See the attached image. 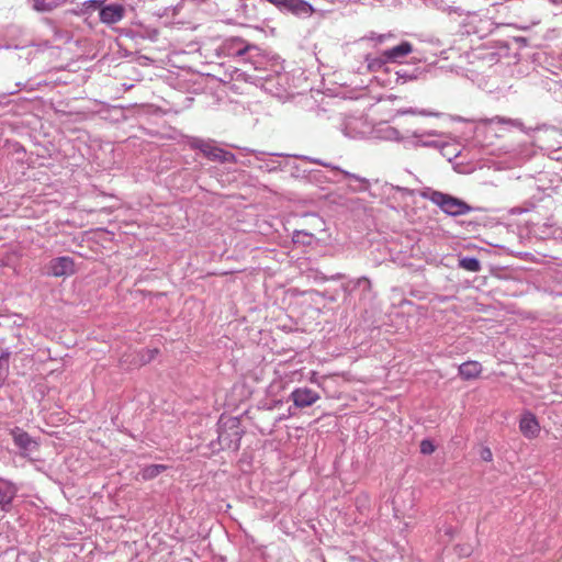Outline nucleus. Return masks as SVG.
Returning a JSON list of instances; mask_svg holds the SVG:
<instances>
[{"instance_id": "38", "label": "nucleus", "mask_w": 562, "mask_h": 562, "mask_svg": "<svg viewBox=\"0 0 562 562\" xmlns=\"http://www.w3.org/2000/svg\"><path fill=\"white\" fill-rule=\"evenodd\" d=\"M552 4L559 5L562 4V0H549Z\"/></svg>"}, {"instance_id": "34", "label": "nucleus", "mask_w": 562, "mask_h": 562, "mask_svg": "<svg viewBox=\"0 0 562 562\" xmlns=\"http://www.w3.org/2000/svg\"><path fill=\"white\" fill-rule=\"evenodd\" d=\"M480 457L483 461L490 462L493 460L492 450L488 447H483L480 451Z\"/></svg>"}, {"instance_id": "7", "label": "nucleus", "mask_w": 562, "mask_h": 562, "mask_svg": "<svg viewBox=\"0 0 562 562\" xmlns=\"http://www.w3.org/2000/svg\"><path fill=\"white\" fill-rule=\"evenodd\" d=\"M75 272V261L69 256L53 258L46 266V273L56 278L72 276Z\"/></svg>"}, {"instance_id": "15", "label": "nucleus", "mask_w": 562, "mask_h": 562, "mask_svg": "<svg viewBox=\"0 0 562 562\" xmlns=\"http://www.w3.org/2000/svg\"><path fill=\"white\" fill-rule=\"evenodd\" d=\"M342 290L346 294L351 295L356 291H360L361 299H371L372 284L367 277L349 280L342 284Z\"/></svg>"}, {"instance_id": "36", "label": "nucleus", "mask_w": 562, "mask_h": 562, "mask_svg": "<svg viewBox=\"0 0 562 562\" xmlns=\"http://www.w3.org/2000/svg\"><path fill=\"white\" fill-rule=\"evenodd\" d=\"M312 220L315 222L314 226L322 231L324 226L323 220L317 215H312Z\"/></svg>"}, {"instance_id": "19", "label": "nucleus", "mask_w": 562, "mask_h": 562, "mask_svg": "<svg viewBox=\"0 0 562 562\" xmlns=\"http://www.w3.org/2000/svg\"><path fill=\"white\" fill-rule=\"evenodd\" d=\"M482 372V364L477 361H465L459 366V375L463 380L477 378Z\"/></svg>"}, {"instance_id": "22", "label": "nucleus", "mask_w": 562, "mask_h": 562, "mask_svg": "<svg viewBox=\"0 0 562 562\" xmlns=\"http://www.w3.org/2000/svg\"><path fill=\"white\" fill-rule=\"evenodd\" d=\"M167 469L168 467L165 464H149L142 469L140 476L144 481H149L157 477Z\"/></svg>"}, {"instance_id": "3", "label": "nucleus", "mask_w": 562, "mask_h": 562, "mask_svg": "<svg viewBox=\"0 0 562 562\" xmlns=\"http://www.w3.org/2000/svg\"><path fill=\"white\" fill-rule=\"evenodd\" d=\"M190 147L199 149L206 158L222 164H234L236 157L233 153L225 150L216 145L212 139L192 138Z\"/></svg>"}, {"instance_id": "17", "label": "nucleus", "mask_w": 562, "mask_h": 562, "mask_svg": "<svg viewBox=\"0 0 562 562\" xmlns=\"http://www.w3.org/2000/svg\"><path fill=\"white\" fill-rule=\"evenodd\" d=\"M519 429L526 438H535L540 431V425L535 414L526 412L519 422Z\"/></svg>"}, {"instance_id": "27", "label": "nucleus", "mask_w": 562, "mask_h": 562, "mask_svg": "<svg viewBox=\"0 0 562 562\" xmlns=\"http://www.w3.org/2000/svg\"><path fill=\"white\" fill-rule=\"evenodd\" d=\"M285 170H290L291 175L295 178H311L313 175V171L301 169V167L294 161H290V166H288Z\"/></svg>"}, {"instance_id": "28", "label": "nucleus", "mask_w": 562, "mask_h": 562, "mask_svg": "<svg viewBox=\"0 0 562 562\" xmlns=\"http://www.w3.org/2000/svg\"><path fill=\"white\" fill-rule=\"evenodd\" d=\"M397 81L402 80V82L412 81L418 78L419 71L416 69L414 70H407V69H400L396 72Z\"/></svg>"}, {"instance_id": "12", "label": "nucleus", "mask_w": 562, "mask_h": 562, "mask_svg": "<svg viewBox=\"0 0 562 562\" xmlns=\"http://www.w3.org/2000/svg\"><path fill=\"white\" fill-rule=\"evenodd\" d=\"M297 158L302 159V160H306V161H311V162H314V164H317V165H321V166H324L326 168H330L331 170L334 171H337L339 173H341L345 178L347 179H350L355 182L358 183V187L353 188L355 191H366L368 188H369V182L366 178H362L356 173H351L349 171H346L337 166H334L329 162H325L321 159H316V158H311V157H307V156H297Z\"/></svg>"}, {"instance_id": "25", "label": "nucleus", "mask_w": 562, "mask_h": 562, "mask_svg": "<svg viewBox=\"0 0 562 562\" xmlns=\"http://www.w3.org/2000/svg\"><path fill=\"white\" fill-rule=\"evenodd\" d=\"M459 267L471 272L481 270V262L476 257H463L459 260Z\"/></svg>"}, {"instance_id": "37", "label": "nucleus", "mask_w": 562, "mask_h": 562, "mask_svg": "<svg viewBox=\"0 0 562 562\" xmlns=\"http://www.w3.org/2000/svg\"><path fill=\"white\" fill-rule=\"evenodd\" d=\"M88 7L99 8L103 4V0H88L85 2Z\"/></svg>"}, {"instance_id": "4", "label": "nucleus", "mask_w": 562, "mask_h": 562, "mask_svg": "<svg viewBox=\"0 0 562 562\" xmlns=\"http://www.w3.org/2000/svg\"><path fill=\"white\" fill-rule=\"evenodd\" d=\"M339 128L349 138L368 137L372 132V125L363 116H346L341 120Z\"/></svg>"}, {"instance_id": "35", "label": "nucleus", "mask_w": 562, "mask_h": 562, "mask_svg": "<svg viewBox=\"0 0 562 562\" xmlns=\"http://www.w3.org/2000/svg\"><path fill=\"white\" fill-rule=\"evenodd\" d=\"M345 278V274L344 273H336V274H333L330 277H325L324 274H321V276H317L316 279H319L322 281H327V280H340V279H344Z\"/></svg>"}, {"instance_id": "10", "label": "nucleus", "mask_w": 562, "mask_h": 562, "mask_svg": "<svg viewBox=\"0 0 562 562\" xmlns=\"http://www.w3.org/2000/svg\"><path fill=\"white\" fill-rule=\"evenodd\" d=\"M220 49L226 56H243L251 49H257V47L248 44L241 37H229L222 43Z\"/></svg>"}, {"instance_id": "5", "label": "nucleus", "mask_w": 562, "mask_h": 562, "mask_svg": "<svg viewBox=\"0 0 562 562\" xmlns=\"http://www.w3.org/2000/svg\"><path fill=\"white\" fill-rule=\"evenodd\" d=\"M440 134L435 130L429 131H414L412 133H406L405 147H434L445 149L448 147L447 144H443L439 140L434 139V137H438Z\"/></svg>"}, {"instance_id": "30", "label": "nucleus", "mask_w": 562, "mask_h": 562, "mask_svg": "<svg viewBox=\"0 0 562 562\" xmlns=\"http://www.w3.org/2000/svg\"><path fill=\"white\" fill-rule=\"evenodd\" d=\"M21 86H22V85H21V82H16V83H15V87H16L15 89H13V90H7V91H4V92H1V93H0V106H7V105H9V104H10L9 97H10V95H13V94H15V93H18V92H19V90L21 89Z\"/></svg>"}, {"instance_id": "20", "label": "nucleus", "mask_w": 562, "mask_h": 562, "mask_svg": "<svg viewBox=\"0 0 562 562\" xmlns=\"http://www.w3.org/2000/svg\"><path fill=\"white\" fill-rule=\"evenodd\" d=\"M482 122L484 124L497 123V124H502V125H504V126H506L508 128L522 130V127H524V123L520 120L504 117V116H499V115L493 116L491 119H484V120H482Z\"/></svg>"}, {"instance_id": "1", "label": "nucleus", "mask_w": 562, "mask_h": 562, "mask_svg": "<svg viewBox=\"0 0 562 562\" xmlns=\"http://www.w3.org/2000/svg\"><path fill=\"white\" fill-rule=\"evenodd\" d=\"M217 438L210 442L213 452L223 450L238 451L244 430L240 428V422L237 417L221 416L217 422Z\"/></svg>"}, {"instance_id": "33", "label": "nucleus", "mask_w": 562, "mask_h": 562, "mask_svg": "<svg viewBox=\"0 0 562 562\" xmlns=\"http://www.w3.org/2000/svg\"><path fill=\"white\" fill-rule=\"evenodd\" d=\"M390 37H392V34H378L375 32H371L368 35V40L374 41L379 44L383 43L386 38H390Z\"/></svg>"}, {"instance_id": "26", "label": "nucleus", "mask_w": 562, "mask_h": 562, "mask_svg": "<svg viewBox=\"0 0 562 562\" xmlns=\"http://www.w3.org/2000/svg\"><path fill=\"white\" fill-rule=\"evenodd\" d=\"M10 351L5 350L0 355V387L4 384V381L9 374V358Z\"/></svg>"}, {"instance_id": "9", "label": "nucleus", "mask_w": 562, "mask_h": 562, "mask_svg": "<svg viewBox=\"0 0 562 562\" xmlns=\"http://www.w3.org/2000/svg\"><path fill=\"white\" fill-rule=\"evenodd\" d=\"M19 487L12 481L0 477V513H9L13 508Z\"/></svg>"}, {"instance_id": "24", "label": "nucleus", "mask_w": 562, "mask_h": 562, "mask_svg": "<svg viewBox=\"0 0 562 562\" xmlns=\"http://www.w3.org/2000/svg\"><path fill=\"white\" fill-rule=\"evenodd\" d=\"M549 76H547L546 86L549 90L561 88L562 89V68L559 70H549Z\"/></svg>"}, {"instance_id": "14", "label": "nucleus", "mask_w": 562, "mask_h": 562, "mask_svg": "<svg viewBox=\"0 0 562 562\" xmlns=\"http://www.w3.org/2000/svg\"><path fill=\"white\" fill-rule=\"evenodd\" d=\"M290 398L296 407L305 408L316 403L319 400V394L306 386L296 387L291 392Z\"/></svg>"}, {"instance_id": "23", "label": "nucleus", "mask_w": 562, "mask_h": 562, "mask_svg": "<svg viewBox=\"0 0 562 562\" xmlns=\"http://www.w3.org/2000/svg\"><path fill=\"white\" fill-rule=\"evenodd\" d=\"M366 61H367L368 69L373 72L380 71L383 68V66L386 63H389L386 57L383 56V53L376 57L368 55L366 58Z\"/></svg>"}, {"instance_id": "8", "label": "nucleus", "mask_w": 562, "mask_h": 562, "mask_svg": "<svg viewBox=\"0 0 562 562\" xmlns=\"http://www.w3.org/2000/svg\"><path fill=\"white\" fill-rule=\"evenodd\" d=\"M10 435L15 447L20 450V454L25 457L30 452L37 450L38 442L32 438L25 430L14 427L10 430Z\"/></svg>"}, {"instance_id": "40", "label": "nucleus", "mask_w": 562, "mask_h": 562, "mask_svg": "<svg viewBox=\"0 0 562 562\" xmlns=\"http://www.w3.org/2000/svg\"><path fill=\"white\" fill-rule=\"evenodd\" d=\"M422 115H436L435 113H430V112H427V111H422L419 112Z\"/></svg>"}, {"instance_id": "13", "label": "nucleus", "mask_w": 562, "mask_h": 562, "mask_svg": "<svg viewBox=\"0 0 562 562\" xmlns=\"http://www.w3.org/2000/svg\"><path fill=\"white\" fill-rule=\"evenodd\" d=\"M254 156L259 161L258 169L267 172H274L279 170H285L290 166V160L280 161L273 157H281L282 154H272L271 157L267 158L263 151H254Z\"/></svg>"}, {"instance_id": "21", "label": "nucleus", "mask_w": 562, "mask_h": 562, "mask_svg": "<svg viewBox=\"0 0 562 562\" xmlns=\"http://www.w3.org/2000/svg\"><path fill=\"white\" fill-rule=\"evenodd\" d=\"M315 240L314 234L306 229H296L292 234V241L296 245L311 246Z\"/></svg>"}, {"instance_id": "2", "label": "nucleus", "mask_w": 562, "mask_h": 562, "mask_svg": "<svg viewBox=\"0 0 562 562\" xmlns=\"http://www.w3.org/2000/svg\"><path fill=\"white\" fill-rule=\"evenodd\" d=\"M419 195L423 199L429 200L436 206H438L445 214L449 216L464 215L473 210V206L469 205L465 201L456 198L451 194L443 193L441 191L434 190L429 187L423 188L419 191Z\"/></svg>"}, {"instance_id": "6", "label": "nucleus", "mask_w": 562, "mask_h": 562, "mask_svg": "<svg viewBox=\"0 0 562 562\" xmlns=\"http://www.w3.org/2000/svg\"><path fill=\"white\" fill-rule=\"evenodd\" d=\"M451 22L458 23L459 32L464 35L477 33L476 22L480 21L479 15L475 12H464L459 7L449 9V15Z\"/></svg>"}, {"instance_id": "39", "label": "nucleus", "mask_w": 562, "mask_h": 562, "mask_svg": "<svg viewBox=\"0 0 562 562\" xmlns=\"http://www.w3.org/2000/svg\"><path fill=\"white\" fill-rule=\"evenodd\" d=\"M315 562H325V559L323 558V555H317Z\"/></svg>"}, {"instance_id": "18", "label": "nucleus", "mask_w": 562, "mask_h": 562, "mask_svg": "<svg viewBox=\"0 0 562 562\" xmlns=\"http://www.w3.org/2000/svg\"><path fill=\"white\" fill-rule=\"evenodd\" d=\"M413 52V46L409 42H402L397 46H394L392 48H389L383 52V56L386 57V59L391 63H397L403 57L407 56Z\"/></svg>"}, {"instance_id": "32", "label": "nucleus", "mask_w": 562, "mask_h": 562, "mask_svg": "<svg viewBox=\"0 0 562 562\" xmlns=\"http://www.w3.org/2000/svg\"><path fill=\"white\" fill-rule=\"evenodd\" d=\"M419 447H420V452L423 454H431L436 449L435 445L429 439L422 440Z\"/></svg>"}, {"instance_id": "31", "label": "nucleus", "mask_w": 562, "mask_h": 562, "mask_svg": "<svg viewBox=\"0 0 562 562\" xmlns=\"http://www.w3.org/2000/svg\"><path fill=\"white\" fill-rule=\"evenodd\" d=\"M236 13H237L238 18H244V19L251 18V13H250V10H249V7H248L246 0H239V3L236 8Z\"/></svg>"}, {"instance_id": "29", "label": "nucleus", "mask_w": 562, "mask_h": 562, "mask_svg": "<svg viewBox=\"0 0 562 562\" xmlns=\"http://www.w3.org/2000/svg\"><path fill=\"white\" fill-rule=\"evenodd\" d=\"M425 5L435 8L437 10H441L449 14V9H453V7L446 3V0H422Z\"/></svg>"}, {"instance_id": "16", "label": "nucleus", "mask_w": 562, "mask_h": 562, "mask_svg": "<svg viewBox=\"0 0 562 562\" xmlns=\"http://www.w3.org/2000/svg\"><path fill=\"white\" fill-rule=\"evenodd\" d=\"M125 15V8L119 3L103 5L100 9L99 18L104 24L112 25L120 22Z\"/></svg>"}, {"instance_id": "11", "label": "nucleus", "mask_w": 562, "mask_h": 562, "mask_svg": "<svg viewBox=\"0 0 562 562\" xmlns=\"http://www.w3.org/2000/svg\"><path fill=\"white\" fill-rule=\"evenodd\" d=\"M371 136L375 139L386 142H397L405 145L406 134L402 135L398 130L390 124L382 122L372 126Z\"/></svg>"}, {"instance_id": "41", "label": "nucleus", "mask_w": 562, "mask_h": 562, "mask_svg": "<svg viewBox=\"0 0 562 562\" xmlns=\"http://www.w3.org/2000/svg\"><path fill=\"white\" fill-rule=\"evenodd\" d=\"M403 113H415L413 110L404 111Z\"/></svg>"}]
</instances>
